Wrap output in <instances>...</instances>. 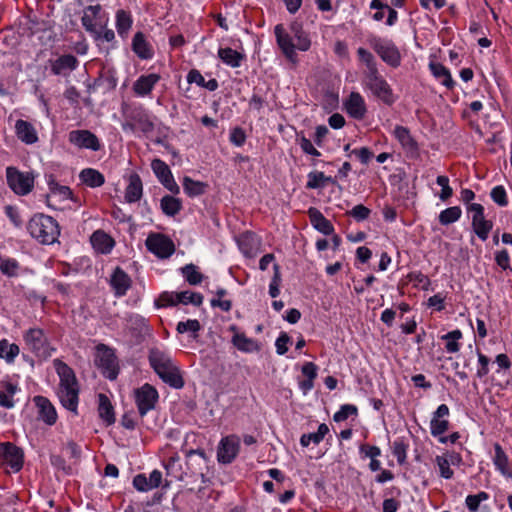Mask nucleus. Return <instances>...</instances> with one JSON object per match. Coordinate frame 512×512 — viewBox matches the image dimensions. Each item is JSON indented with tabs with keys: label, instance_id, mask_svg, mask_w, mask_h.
I'll return each mask as SVG.
<instances>
[{
	"label": "nucleus",
	"instance_id": "obj_1",
	"mask_svg": "<svg viewBox=\"0 0 512 512\" xmlns=\"http://www.w3.org/2000/svg\"><path fill=\"white\" fill-rule=\"evenodd\" d=\"M289 29L290 33L286 31L283 24H277L274 28V34L283 55L288 61L296 64L298 61L296 49L308 51L311 47V40L300 22L293 21Z\"/></svg>",
	"mask_w": 512,
	"mask_h": 512
},
{
	"label": "nucleus",
	"instance_id": "obj_2",
	"mask_svg": "<svg viewBox=\"0 0 512 512\" xmlns=\"http://www.w3.org/2000/svg\"><path fill=\"white\" fill-rule=\"evenodd\" d=\"M148 360L150 366L164 383L174 389L183 388L185 382L180 369L168 352L156 347L151 348Z\"/></svg>",
	"mask_w": 512,
	"mask_h": 512
},
{
	"label": "nucleus",
	"instance_id": "obj_3",
	"mask_svg": "<svg viewBox=\"0 0 512 512\" xmlns=\"http://www.w3.org/2000/svg\"><path fill=\"white\" fill-rule=\"evenodd\" d=\"M27 230L32 238L40 244L51 245L60 236V226L51 216L43 213L34 214L27 223Z\"/></svg>",
	"mask_w": 512,
	"mask_h": 512
},
{
	"label": "nucleus",
	"instance_id": "obj_4",
	"mask_svg": "<svg viewBox=\"0 0 512 512\" xmlns=\"http://www.w3.org/2000/svg\"><path fill=\"white\" fill-rule=\"evenodd\" d=\"M367 42L386 64L393 68L400 66V51L391 40H385L381 37L371 35L368 37Z\"/></svg>",
	"mask_w": 512,
	"mask_h": 512
},
{
	"label": "nucleus",
	"instance_id": "obj_5",
	"mask_svg": "<svg viewBox=\"0 0 512 512\" xmlns=\"http://www.w3.org/2000/svg\"><path fill=\"white\" fill-rule=\"evenodd\" d=\"M35 177L33 172H22L13 166L6 168L7 184L19 196L28 195L33 190Z\"/></svg>",
	"mask_w": 512,
	"mask_h": 512
},
{
	"label": "nucleus",
	"instance_id": "obj_6",
	"mask_svg": "<svg viewBox=\"0 0 512 512\" xmlns=\"http://www.w3.org/2000/svg\"><path fill=\"white\" fill-rule=\"evenodd\" d=\"M364 84L375 97L386 105L391 106L395 103L396 97L393 94V90L388 82L381 76L379 70L365 74Z\"/></svg>",
	"mask_w": 512,
	"mask_h": 512
},
{
	"label": "nucleus",
	"instance_id": "obj_7",
	"mask_svg": "<svg viewBox=\"0 0 512 512\" xmlns=\"http://www.w3.org/2000/svg\"><path fill=\"white\" fill-rule=\"evenodd\" d=\"M95 364L101 370L104 377L115 380L119 374L118 359L114 351L105 344L97 346Z\"/></svg>",
	"mask_w": 512,
	"mask_h": 512
},
{
	"label": "nucleus",
	"instance_id": "obj_8",
	"mask_svg": "<svg viewBox=\"0 0 512 512\" xmlns=\"http://www.w3.org/2000/svg\"><path fill=\"white\" fill-rule=\"evenodd\" d=\"M23 338L28 349L37 357L46 359L51 356L50 343L42 329L30 328L24 333Z\"/></svg>",
	"mask_w": 512,
	"mask_h": 512
},
{
	"label": "nucleus",
	"instance_id": "obj_9",
	"mask_svg": "<svg viewBox=\"0 0 512 512\" xmlns=\"http://www.w3.org/2000/svg\"><path fill=\"white\" fill-rule=\"evenodd\" d=\"M127 122L123 125V129H130L131 131H135L136 129L140 130L144 134H148L153 132L155 125L151 120L149 113L142 106H137L131 108L127 113Z\"/></svg>",
	"mask_w": 512,
	"mask_h": 512
},
{
	"label": "nucleus",
	"instance_id": "obj_10",
	"mask_svg": "<svg viewBox=\"0 0 512 512\" xmlns=\"http://www.w3.org/2000/svg\"><path fill=\"white\" fill-rule=\"evenodd\" d=\"M145 245L148 251L161 259L169 258L175 252L173 241L162 233H150Z\"/></svg>",
	"mask_w": 512,
	"mask_h": 512
},
{
	"label": "nucleus",
	"instance_id": "obj_11",
	"mask_svg": "<svg viewBox=\"0 0 512 512\" xmlns=\"http://www.w3.org/2000/svg\"><path fill=\"white\" fill-rule=\"evenodd\" d=\"M466 209L468 213H472L471 225L474 233L482 241H486L493 228V222L485 218L484 207L481 204H469Z\"/></svg>",
	"mask_w": 512,
	"mask_h": 512
},
{
	"label": "nucleus",
	"instance_id": "obj_12",
	"mask_svg": "<svg viewBox=\"0 0 512 512\" xmlns=\"http://www.w3.org/2000/svg\"><path fill=\"white\" fill-rule=\"evenodd\" d=\"M158 398L157 390L148 383L135 390V401L141 417L145 416L148 411L154 409Z\"/></svg>",
	"mask_w": 512,
	"mask_h": 512
},
{
	"label": "nucleus",
	"instance_id": "obj_13",
	"mask_svg": "<svg viewBox=\"0 0 512 512\" xmlns=\"http://www.w3.org/2000/svg\"><path fill=\"white\" fill-rule=\"evenodd\" d=\"M240 440L236 435L222 438L217 449V459L222 464H230L238 455Z\"/></svg>",
	"mask_w": 512,
	"mask_h": 512
},
{
	"label": "nucleus",
	"instance_id": "obj_14",
	"mask_svg": "<svg viewBox=\"0 0 512 512\" xmlns=\"http://www.w3.org/2000/svg\"><path fill=\"white\" fill-rule=\"evenodd\" d=\"M151 168L155 173L160 183L169 190L172 194H178L180 187L175 182L169 166L161 159H154L151 163Z\"/></svg>",
	"mask_w": 512,
	"mask_h": 512
},
{
	"label": "nucleus",
	"instance_id": "obj_15",
	"mask_svg": "<svg viewBox=\"0 0 512 512\" xmlns=\"http://www.w3.org/2000/svg\"><path fill=\"white\" fill-rule=\"evenodd\" d=\"M69 142L78 148L98 151L101 143L98 137L89 130H73L68 135Z\"/></svg>",
	"mask_w": 512,
	"mask_h": 512
},
{
	"label": "nucleus",
	"instance_id": "obj_16",
	"mask_svg": "<svg viewBox=\"0 0 512 512\" xmlns=\"http://www.w3.org/2000/svg\"><path fill=\"white\" fill-rule=\"evenodd\" d=\"M102 11V6L100 4L97 5H89L84 8L83 16L81 18L82 25L86 32H88L93 38H98L99 34V23L101 22L100 13Z\"/></svg>",
	"mask_w": 512,
	"mask_h": 512
},
{
	"label": "nucleus",
	"instance_id": "obj_17",
	"mask_svg": "<svg viewBox=\"0 0 512 512\" xmlns=\"http://www.w3.org/2000/svg\"><path fill=\"white\" fill-rule=\"evenodd\" d=\"M0 457L16 472L23 466V451L11 442L0 443Z\"/></svg>",
	"mask_w": 512,
	"mask_h": 512
},
{
	"label": "nucleus",
	"instance_id": "obj_18",
	"mask_svg": "<svg viewBox=\"0 0 512 512\" xmlns=\"http://www.w3.org/2000/svg\"><path fill=\"white\" fill-rule=\"evenodd\" d=\"M33 401L38 408L39 418L47 425H54L57 421V412L49 399L44 396H35Z\"/></svg>",
	"mask_w": 512,
	"mask_h": 512
},
{
	"label": "nucleus",
	"instance_id": "obj_19",
	"mask_svg": "<svg viewBox=\"0 0 512 512\" xmlns=\"http://www.w3.org/2000/svg\"><path fill=\"white\" fill-rule=\"evenodd\" d=\"M347 113L354 119L361 120L367 112L365 101L358 92H352L345 102Z\"/></svg>",
	"mask_w": 512,
	"mask_h": 512
},
{
	"label": "nucleus",
	"instance_id": "obj_20",
	"mask_svg": "<svg viewBox=\"0 0 512 512\" xmlns=\"http://www.w3.org/2000/svg\"><path fill=\"white\" fill-rule=\"evenodd\" d=\"M110 285L113 288L115 295L117 297H121L124 296L130 288L131 279L124 270L117 267L111 276Z\"/></svg>",
	"mask_w": 512,
	"mask_h": 512
},
{
	"label": "nucleus",
	"instance_id": "obj_21",
	"mask_svg": "<svg viewBox=\"0 0 512 512\" xmlns=\"http://www.w3.org/2000/svg\"><path fill=\"white\" fill-rule=\"evenodd\" d=\"M79 64L78 59L72 54H65L57 58L51 64V71L55 75H67L75 70Z\"/></svg>",
	"mask_w": 512,
	"mask_h": 512
},
{
	"label": "nucleus",
	"instance_id": "obj_22",
	"mask_svg": "<svg viewBox=\"0 0 512 512\" xmlns=\"http://www.w3.org/2000/svg\"><path fill=\"white\" fill-rule=\"evenodd\" d=\"M92 247L102 254L111 252L115 245L114 239L103 230H96L90 237Z\"/></svg>",
	"mask_w": 512,
	"mask_h": 512
},
{
	"label": "nucleus",
	"instance_id": "obj_23",
	"mask_svg": "<svg viewBox=\"0 0 512 512\" xmlns=\"http://www.w3.org/2000/svg\"><path fill=\"white\" fill-rule=\"evenodd\" d=\"M78 386L59 387L58 396L63 407L77 414Z\"/></svg>",
	"mask_w": 512,
	"mask_h": 512
},
{
	"label": "nucleus",
	"instance_id": "obj_24",
	"mask_svg": "<svg viewBox=\"0 0 512 512\" xmlns=\"http://www.w3.org/2000/svg\"><path fill=\"white\" fill-rule=\"evenodd\" d=\"M308 216L313 227L324 235H332L334 227L332 223L315 207L308 210Z\"/></svg>",
	"mask_w": 512,
	"mask_h": 512
},
{
	"label": "nucleus",
	"instance_id": "obj_25",
	"mask_svg": "<svg viewBox=\"0 0 512 512\" xmlns=\"http://www.w3.org/2000/svg\"><path fill=\"white\" fill-rule=\"evenodd\" d=\"M370 8L376 10V12L372 15V18L375 21H382L384 18V11L388 12L386 24L392 26L396 23L398 19V13L395 9L391 8L389 5L383 3L381 0H372L370 3Z\"/></svg>",
	"mask_w": 512,
	"mask_h": 512
},
{
	"label": "nucleus",
	"instance_id": "obj_26",
	"mask_svg": "<svg viewBox=\"0 0 512 512\" xmlns=\"http://www.w3.org/2000/svg\"><path fill=\"white\" fill-rule=\"evenodd\" d=\"M53 364L60 378L59 387L78 386L77 379L72 368L60 359H55Z\"/></svg>",
	"mask_w": 512,
	"mask_h": 512
},
{
	"label": "nucleus",
	"instance_id": "obj_27",
	"mask_svg": "<svg viewBox=\"0 0 512 512\" xmlns=\"http://www.w3.org/2000/svg\"><path fill=\"white\" fill-rule=\"evenodd\" d=\"M15 131L18 139L25 144H34L38 141L37 132L34 126L25 120L19 119L15 124Z\"/></svg>",
	"mask_w": 512,
	"mask_h": 512
},
{
	"label": "nucleus",
	"instance_id": "obj_28",
	"mask_svg": "<svg viewBox=\"0 0 512 512\" xmlns=\"http://www.w3.org/2000/svg\"><path fill=\"white\" fill-rule=\"evenodd\" d=\"M98 415L105 422L106 426L115 423L114 407L109 397L103 393L98 394Z\"/></svg>",
	"mask_w": 512,
	"mask_h": 512
},
{
	"label": "nucleus",
	"instance_id": "obj_29",
	"mask_svg": "<svg viewBox=\"0 0 512 512\" xmlns=\"http://www.w3.org/2000/svg\"><path fill=\"white\" fill-rule=\"evenodd\" d=\"M47 184L50 190V194L46 196L47 203L50 205V198L51 196H59L62 200L71 199L73 198V192L68 186L60 185L53 174H49L47 176Z\"/></svg>",
	"mask_w": 512,
	"mask_h": 512
},
{
	"label": "nucleus",
	"instance_id": "obj_30",
	"mask_svg": "<svg viewBox=\"0 0 512 512\" xmlns=\"http://www.w3.org/2000/svg\"><path fill=\"white\" fill-rule=\"evenodd\" d=\"M232 344L245 353L259 352L261 344L252 338H248L244 333H235L231 340Z\"/></svg>",
	"mask_w": 512,
	"mask_h": 512
},
{
	"label": "nucleus",
	"instance_id": "obj_31",
	"mask_svg": "<svg viewBox=\"0 0 512 512\" xmlns=\"http://www.w3.org/2000/svg\"><path fill=\"white\" fill-rule=\"evenodd\" d=\"M143 194V185L140 176L133 173L129 177V184L125 190V200L128 203L139 201Z\"/></svg>",
	"mask_w": 512,
	"mask_h": 512
},
{
	"label": "nucleus",
	"instance_id": "obj_32",
	"mask_svg": "<svg viewBox=\"0 0 512 512\" xmlns=\"http://www.w3.org/2000/svg\"><path fill=\"white\" fill-rule=\"evenodd\" d=\"M160 76L155 73L140 76L133 84V90L137 95H148L155 84L159 81Z\"/></svg>",
	"mask_w": 512,
	"mask_h": 512
},
{
	"label": "nucleus",
	"instance_id": "obj_33",
	"mask_svg": "<svg viewBox=\"0 0 512 512\" xmlns=\"http://www.w3.org/2000/svg\"><path fill=\"white\" fill-rule=\"evenodd\" d=\"M132 49L141 59H150L153 57V50L150 44L146 41L145 35L142 32H137L132 40Z\"/></svg>",
	"mask_w": 512,
	"mask_h": 512
},
{
	"label": "nucleus",
	"instance_id": "obj_34",
	"mask_svg": "<svg viewBox=\"0 0 512 512\" xmlns=\"http://www.w3.org/2000/svg\"><path fill=\"white\" fill-rule=\"evenodd\" d=\"M17 385L9 381H0V406L6 409L14 407L13 396L17 392Z\"/></svg>",
	"mask_w": 512,
	"mask_h": 512
},
{
	"label": "nucleus",
	"instance_id": "obj_35",
	"mask_svg": "<svg viewBox=\"0 0 512 512\" xmlns=\"http://www.w3.org/2000/svg\"><path fill=\"white\" fill-rule=\"evenodd\" d=\"M394 136L400 142L404 149L411 152H416L418 150V144L410 134L408 128L397 125L394 129Z\"/></svg>",
	"mask_w": 512,
	"mask_h": 512
},
{
	"label": "nucleus",
	"instance_id": "obj_36",
	"mask_svg": "<svg viewBox=\"0 0 512 512\" xmlns=\"http://www.w3.org/2000/svg\"><path fill=\"white\" fill-rule=\"evenodd\" d=\"M79 179L86 186L97 188L105 183V177L98 170L93 168H85L79 174Z\"/></svg>",
	"mask_w": 512,
	"mask_h": 512
},
{
	"label": "nucleus",
	"instance_id": "obj_37",
	"mask_svg": "<svg viewBox=\"0 0 512 512\" xmlns=\"http://www.w3.org/2000/svg\"><path fill=\"white\" fill-rule=\"evenodd\" d=\"M494 451L493 463L496 469L504 476L512 477V472L509 470V458L499 443L494 444Z\"/></svg>",
	"mask_w": 512,
	"mask_h": 512
},
{
	"label": "nucleus",
	"instance_id": "obj_38",
	"mask_svg": "<svg viewBox=\"0 0 512 512\" xmlns=\"http://www.w3.org/2000/svg\"><path fill=\"white\" fill-rule=\"evenodd\" d=\"M183 190L189 197H197L206 193L208 184L202 181H196L185 176L182 181Z\"/></svg>",
	"mask_w": 512,
	"mask_h": 512
},
{
	"label": "nucleus",
	"instance_id": "obj_39",
	"mask_svg": "<svg viewBox=\"0 0 512 512\" xmlns=\"http://www.w3.org/2000/svg\"><path fill=\"white\" fill-rule=\"evenodd\" d=\"M327 183L336 184V179L331 176H326L323 172L312 171L308 174V181L306 183L307 189H322Z\"/></svg>",
	"mask_w": 512,
	"mask_h": 512
},
{
	"label": "nucleus",
	"instance_id": "obj_40",
	"mask_svg": "<svg viewBox=\"0 0 512 512\" xmlns=\"http://www.w3.org/2000/svg\"><path fill=\"white\" fill-rule=\"evenodd\" d=\"M218 57L227 65L237 68L241 65L242 60L245 58V55L239 53L238 51L226 47L220 48L218 50Z\"/></svg>",
	"mask_w": 512,
	"mask_h": 512
},
{
	"label": "nucleus",
	"instance_id": "obj_41",
	"mask_svg": "<svg viewBox=\"0 0 512 512\" xmlns=\"http://www.w3.org/2000/svg\"><path fill=\"white\" fill-rule=\"evenodd\" d=\"M429 67H430V70H431L432 74L436 78L443 79L442 80V84L446 88H448V89H453L454 88L455 82L452 79L450 71L444 65H442L441 63L431 62L429 64Z\"/></svg>",
	"mask_w": 512,
	"mask_h": 512
},
{
	"label": "nucleus",
	"instance_id": "obj_42",
	"mask_svg": "<svg viewBox=\"0 0 512 512\" xmlns=\"http://www.w3.org/2000/svg\"><path fill=\"white\" fill-rule=\"evenodd\" d=\"M160 207L162 212L170 217L175 216L182 209V202L180 199L170 195H165L160 201Z\"/></svg>",
	"mask_w": 512,
	"mask_h": 512
},
{
	"label": "nucleus",
	"instance_id": "obj_43",
	"mask_svg": "<svg viewBox=\"0 0 512 512\" xmlns=\"http://www.w3.org/2000/svg\"><path fill=\"white\" fill-rule=\"evenodd\" d=\"M19 352L20 349L17 344L9 343L6 339L0 341V358L7 363H13Z\"/></svg>",
	"mask_w": 512,
	"mask_h": 512
},
{
	"label": "nucleus",
	"instance_id": "obj_44",
	"mask_svg": "<svg viewBox=\"0 0 512 512\" xmlns=\"http://www.w3.org/2000/svg\"><path fill=\"white\" fill-rule=\"evenodd\" d=\"M462 210L459 206H452L441 211L438 220L441 225L448 226L460 219Z\"/></svg>",
	"mask_w": 512,
	"mask_h": 512
},
{
	"label": "nucleus",
	"instance_id": "obj_45",
	"mask_svg": "<svg viewBox=\"0 0 512 512\" xmlns=\"http://www.w3.org/2000/svg\"><path fill=\"white\" fill-rule=\"evenodd\" d=\"M132 26L131 15L123 9L116 12V28L118 34L124 37Z\"/></svg>",
	"mask_w": 512,
	"mask_h": 512
},
{
	"label": "nucleus",
	"instance_id": "obj_46",
	"mask_svg": "<svg viewBox=\"0 0 512 512\" xmlns=\"http://www.w3.org/2000/svg\"><path fill=\"white\" fill-rule=\"evenodd\" d=\"M357 55L359 60L363 62L366 66L364 75L373 73L374 71L378 70L376 59L370 51L366 50L363 47H360L357 49Z\"/></svg>",
	"mask_w": 512,
	"mask_h": 512
},
{
	"label": "nucleus",
	"instance_id": "obj_47",
	"mask_svg": "<svg viewBox=\"0 0 512 512\" xmlns=\"http://www.w3.org/2000/svg\"><path fill=\"white\" fill-rule=\"evenodd\" d=\"M181 272L185 280L190 285H198L203 280V275L198 271V267L192 263L181 268Z\"/></svg>",
	"mask_w": 512,
	"mask_h": 512
},
{
	"label": "nucleus",
	"instance_id": "obj_48",
	"mask_svg": "<svg viewBox=\"0 0 512 512\" xmlns=\"http://www.w3.org/2000/svg\"><path fill=\"white\" fill-rule=\"evenodd\" d=\"M180 457L175 454L171 456L165 464L167 474L174 477L177 480H183L185 472L182 471L181 465L179 464Z\"/></svg>",
	"mask_w": 512,
	"mask_h": 512
},
{
	"label": "nucleus",
	"instance_id": "obj_49",
	"mask_svg": "<svg viewBox=\"0 0 512 512\" xmlns=\"http://www.w3.org/2000/svg\"><path fill=\"white\" fill-rule=\"evenodd\" d=\"M461 338L462 332L459 329L448 332L441 337L442 340H448L445 348L449 353H456L460 350V344L457 341Z\"/></svg>",
	"mask_w": 512,
	"mask_h": 512
},
{
	"label": "nucleus",
	"instance_id": "obj_50",
	"mask_svg": "<svg viewBox=\"0 0 512 512\" xmlns=\"http://www.w3.org/2000/svg\"><path fill=\"white\" fill-rule=\"evenodd\" d=\"M186 457L187 465L193 466L196 464L199 466V470H201V467L205 466L207 462L205 451L202 449H191L187 452Z\"/></svg>",
	"mask_w": 512,
	"mask_h": 512
},
{
	"label": "nucleus",
	"instance_id": "obj_51",
	"mask_svg": "<svg viewBox=\"0 0 512 512\" xmlns=\"http://www.w3.org/2000/svg\"><path fill=\"white\" fill-rule=\"evenodd\" d=\"M201 325L200 322L196 319H189L185 322L181 321L177 324L176 331L180 334L185 332H192V337L196 339L198 337L197 333L200 331Z\"/></svg>",
	"mask_w": 512,
	"mask_h": 512
},
{
	"label": "nucleus",
	"instance_id": "obj_52",
	"mask_svg": "<svg viewBox=\"0 0 512 512\" xmlns=\"http://www.w3.org/2000/svg\"><path fill=\"white\" fill-rule=\"evenodd\" d=\"M217 298H213L210 301L212 307H219L222 311L228 312L232 308V302L230 300H222V297L227 295V291L224 288H219L215 292Z\"/></svg>",
	"mask_w": 512,
	"mask_h": 512
},
{
	"label": "nucleus",
	"instance_id": "obj_53",
	"mask_svg": "<svg viewBox=\"0 0 512 512\" xmlns=\"http://www.w3.org/2000/svg\"><path fill=\"white\" fill-rule=\"evenodd\" d=\"M178 301L185 305L193 304L194 306H200L203 303V296L196 292L182 291L179 292Z\"/></svg>",
	"mask_w": 512,
	"mask_h": 512
},
{
	"label": "nucleus",
	"instance_id": "obj_54",
	"mask_svg": "<svg viewBox=\"0 0 512 512\" xmlns=\"http://www.w3.org/2000/svg\"><path fill=\"white\" fill-rule=\"evenodd\" d=\"M19 263L15 259H3L0 262V271L8 276L15 277L18 275Z\"/></svg>",
	"mask_w": 512,
	"mask_h": 512
},
{
	"label": "nucleus",
	"instance_id": "obj_55",
	"mask_svg": "<svg viewBox=\"0 0 512 512\" xmlns=\"http://www.w3.org/2000/svg\"><path fill=\"white\" fill-rule=\"evenodd\" d=\"M430 429L433 436H442L449 429V421L432 417L430 422Z\"/></svg>",
	"mask_w": 512,
	"mask_h": 512
},
{
	"label": "nucleus",
	"instance_id": "obj_56",
	"mask_svg": "<svg viewBox=\"0 0 512 512\" xmlns=\"http://www.w3.org/2000/svg\"><path fill=\"white\" fill-rule=\"evenodd\" d=\"M393 454L397 458L400 465L406 462L408 445L403 440H395L393 442Z\"/></svg>",
	"mask_w": 512,
	"mask_h": 512
},
{
	"label": "nucleus",
	"instance_id": "obj_57",
	"mask_svg": "<svg viewBox=\"0 0 512 512\" xmlns=\"http://www.w3.org/2000/svg\"><path fill=\"white\" fill-rule=\"evenodd\" d=\"M357 414H358V409L355 405L344 404L340 407V410L334 414L333 420L335 422H342V421H345L349 416H351V415L356 416Z\"/></svg>",
	"mask_w": 512,
	"mask_h": 512
},
{
	"label": "nucleus",
	"instance_id": "obj_58",
	"mask_svg": "<svg viewBox=\"0 0 512 512\" xmlns=\"http://www.w3.org/2000/svg\"><path fill=\"white\" fill-rule=\"evenodd\" d=\"M491 199L500 207L508 205V198L506 190L503 186L499 185L494 187L490 192Z\"/></svg>",
	"mask_w": 512,
	"mask_h": 512
},
{
	"label": "nucleus",
	"instance_id": "obj_59",
	"mask_svg": "<svg viewBox=\"0 0 512 512\" xmlns=\"http://www.w3.org/2000/svg\"><path fill=\"white\" fill-rule=\"evenodd\" d=\"M274 275L269 285V294L272 298H276L280 294L279 286L281 283L280 266L278 264L273 265Z\"/></svg>",
	"mask_w": 512,
	"mask_h": 512
},
{
	"label": "nucleus",
	"instance_id": "obj_60",
	"mask_svg": "<svg viewBox=\"0 0 512 512\" xmlns=\"http://www.w3.org/2000/svg\"><path fill=\"white\" fill-rule=\"evenodd\" d=\"M178 297L179 292H163L156 301V305L158 307L177 305L179 303Z\"/></svg>",
	"mask_w": 512,
	"mask_h": 512
},
{
	"label": "nucleus",
	"instance_id": "obj_61",
	"mask_svg": "<svg viewBox=\"0 0 512 512\" xmlns=\"http://www.w3.org/2000/svg\"><path fill=\"white\" fill-rule=\"evenodd\" d=\"M347 214L360 222L366 220L370 216L371 210L362 204H358L348 211Z\"/></svg>",
	"mask_w": 512,
	"mask_h": 512
},
{
	"label": "nucleus",
	"instance_id": "obj_62",
	"mask_svg": "<svg viewBox=\"0 0 512 512\" xmlns=\"http://www.w3.org/2000/svg\"><path fill=\"white\" fill-rule=\"evenodd\" d=\"M436 463L439 467L440 476L445 479H451L454 475L453 470L450 468L449 461L443 456L436 457Z\"/></svg>",
	"mask_w": 512,
	"mask_h": 512
},
{
	"label": "nucleus",
	"instance_id": "obj_63",
	"mask_svg": "<svg viewBox=\"0 0 512 512\" xmlns=\"http://www.w3.org/2000/svg\"><path fill=\"white\" fill-rule=\"evenodd\" d=\"M5 214L9 218V220L13 223V225L17 228L22 227L23 220L18 209L12 205L5 206Z\"/></svg>",
	"mask_w": 512,
	"mask_h": 512
},
{
	"label": "nucleus",
	"instance_id": "obj_64",
	"mask_svg": "<svg viewBox=\"0 0 512 512\" xmlns=\"http://www.w3.org/2000/svg\"><path fill=\"white\" fill-rule=\"evenodd\" d=\"M290 342L291 337L286 332H281L275 342L277 354L284 355L288 351L287 345Z\"/></svg>",
	"mask_w": 512,
	"mask_h": 512
}]
</instances>
